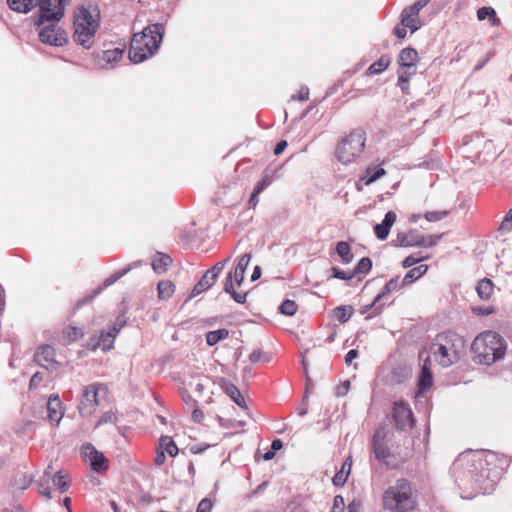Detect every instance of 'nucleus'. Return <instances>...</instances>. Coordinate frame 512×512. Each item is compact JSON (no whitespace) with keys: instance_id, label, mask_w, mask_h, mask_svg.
<instances>
[{"instance_id":"nucleus-46","label":"nucleus","mask_w":512,"mask_h":512,"mask_svg":"<svg viewBox=\"0 0 512 512\" xmlns=\"http://www.w3.org/2000/svg\"><path fill=\"white\" fill-rule=\"evenodd\" d=\"M350 470H351V465L348 466V470L347 471H343V470H340L339 472H337L335 474V476L333 477L332 481H333V485L335 487H342L345 485L347 479H348V476L350 474Z\"/></svg>"},{"instance_id":"nucleus-33","label":"nucleus","mask_w":512,"mask_h":512,"mask_svg":"<svg viewBox=\"0 0 512 512\" xmlns=\"http://www.w3.org/2000/svg\"><path fill=\"white\" fill-rule=\"evenodd\" d=\"M336 253L341 258L344 264H349L353 261V253L351 252L350 245L345 241H339L336 244Z\"/></svg>"},{"instance_id":"nucleus-27","label":"nucleus","mask_w":512,"mask_h":512,"mask_svg":"<svg viewBox=\"0 0 512 512\" xmlns=\"http://www.w3.org/2000/svg\"><path fill=\"white\" fill-rule=\"evenodd\" d=\"M388 303L386 302H376V298L372 301V303L368 304V305H365L363 306L361 309H360V313L362 315H365L367 314L366 316V319H371L379 314L382 313L383 311V308L385 307V305H387Z\"/></svg>"},{"instance_id":"nucleus-55","label":"nucleus","mask_w":512,"mask_h":512,"mask_svg":"<svg viewBox=\"0 0 512 512\" xmlns=\"http://www.w3.org/2000/svg\"><path fill=\"white\" fill-rule=\"evenodd\" d=\"M425 259H426V257H423V256L415 257L414 255H410V256L406 257L403 260L402 267L403 268H410V267L414 266L415 264L420 263L421 261H423Z\"/></svg>"},{"instance_id":"nucleus-12","label":"nucleus","mask_w":512,"mask_h":512,"mask_svg":"<svg viewBox=\"0 0 512 512\" xmlns=\"http://www.w3.org/2000/svg\"><path fill=\"white\" fill-rule=\"evenodd\" d=\"M419 358L422 360L421 369L418 375L417 379V395L423 396L425 393H427L432 385H433V375L431 371V360L430 356L426 355L424 357V353H419Z\"/></svg>"},{"instance_id":"nucleus-37","label":"nucleus","mask_w":512,"mask_h":512,"mask_svg":"<svg viewBox=\"0 0 512 512\" xmlns=\"http://www.w3.org/2000/svg\"><path fill=\"white\" fill-rule=\"evenodd\" d=\"M158 297L161 300L169 299L175 291V285L171 281H160L158 283Z\"/></svg>"},{"instance_id":"nucleus-40","label":"nucleus","mask_w":512,"mask_h":512,"mask_svg":"<svg viewBox=\"0 0 512 512\" xmlns=\"http://www.w3.org/2000/svg\"><path fill=\"white\" fill-rule=\"evenodd\" d=\"M63 335L66 338L63 344H70L72 342H75L79 338L83 337L84 332L77 327L69 326L67 329L63 331Z\"/></svg>"},{"instance_id":"nucleus-21","label":"nucleus","mask_w":512,"mask_h":512,"mask_svg":"<svg viewBox=\"0 0 512 512\" xmlns=\"http://www.w3.org/2000/svg\"><path fill=\"white\" fill-rule=\"evenodd\" d=\"M397 61L399 66L412 69V66H416L419 61L418 52L414 48L406 47L400 51Z\"/></svg>"},{"instance_id":"nucleus-32","label":"nucleus","mask_w":512,"mask_h":512,"mask_svg":"<svg viewBox=\"0 0 512 512\" xmlns=\"http://www.w3.org/2000/svg\"><path fill=\"white\" fill-rule=\"evenodd\" d=\"M493 287V282L490 279L484 278L480 280L477 285L478 296L482 300H488L493 293Z\"/></svg>"},{"instance_id":"nucleus-49","label":"nucleus","mask_w":512,"mask_h":512,"mask_svg":"<svg viewBox=\"0 0 512 512\" xmlns=\"http://www.w3.org/2000/svg\"><path fill=\"white\" fill-rule=\"evenodd\" d=\"M498 230L502 233H507L512 230V208L508 211Z\"/></svg>"},{"instance_id":"nucleus-7","label":"nucleus","mask_w":512,"mask_h":512,"mask_svg":"<svg viewBox=\"0 0 512 512\" xmlns=\"http://www.w3.org/2000/svg\"><path fill=\"white\" fill-rule=\"evenodd\" d=\"M489 464L487 459L472 460L471 467L468 469V477L471 481V487L477 493H490L495 486V475H491L490 470L486 468Z\"/></svg>"},{"instance_id":"nucleus-18","label":"nucleus","mask_w":512,"mask_h":512,"mask_svg":"<svg viewBox=\"0 0 512 512\" xmlns=\"http://www.w3.org/2000/svg\"><path fill=\"white\" fill-rule=\"evenodd\" d=\"M218 384L224 393L229 396L239 407L246 408V402L241 395V392L233 383L225 378H220Z\"/></svg>"},{"instance_id":"nucleus-38","label":"nucleus","mask_w":512,"mask_h":512,"mask_svg":"<svg viewBox=\"0 0 512 512\" xmlns=\"http://www.w3.org/2000/svg\"><path fill=\"white\" fill-rule=\"evenodd\" d=\"M124 53L123 48H114L110 50H106L102 52V60L106 62V64H113L118 62Z\"/></svg>"},{"instance_id":"nucleus-59","label":"nucleus","mask_w":512,"mask_h":512,"mask_svg":"<svg viewBox=\"0 0 512 512\" xmlns=\"http://www.w3.org/2000/svg\"><path fill=\"white\" fill-rule=\"evenodd\" d=\"M271 181L267 176L262 177L255 185L254 191L256 193H261L264 189H266L270 185Z\"/></svg>"},{"instance_id":"nucleus-52","label":"nucleus","mask_w":512,"mask_h":512,"mask_svg":"<svg viewBox=\"0 0 512 512\" xmlns=\"http://www.w3.org/2000/svg\"><path fill=\"white\" fill-rule=\"evenodd\" d=\"M249 360L252 362V363H257V362H268L270 360V357L260 351V350H254L250 355H249Z\"/></svg>"},{"instance_id":"nucleus-9","label":"nucleus","mask_w":512,"mask_h":512,"mask_svg":"<svg viewBox=\"0 0 512 512\" xmlns=\"http://www.w3.org/2000/svg\"><path fill=\"white\" fill-rule=\"evenodd\" d=\"M431 0H417L411 6L404 8L401 12V25L408 27L410 33H415L422 26L423 23L419 18L420 11L430 3Z\"/></svg>"},{"instance_id":"nucleus-25","label":"nucleus","mask_w":512,"mask_h":512,"mask_svg":"<svg viewBox=\"0 0 512 512\" xmlns=\"http://www.w3.org/2000/svg\"><path fill=\"white\" fill-rule=\"evenodd\" d=\"M250 259L251 254L245 253L240 257L235 269L232 271V276L234 277L237 286H240L244 280V274L250 262Z\"/></svg>"},{"instance_id":"nucleus-2","label":"nucleus","mask_w":512,"mask_h":512,"mask_svg":"<svg viewBox=\"0 0 512 512\" xmlns=\"http://www.w3.org/2000/svg\"><path fill=\"white\" fill-rule=\"evenodd\" d=\"M471 350L475 362L489 366L504 358L507 342L499 333L488 330L473 340Z\"/></svg>"},{"instance_id":"nucleus-36","label":"nucleus","mask_w":512,"mask_h":512,"mask_svg":"<svg viewBox=\"0 0 512 512\" xmlns=\"http://www.w3.org/2000/svg\"><path fill=\"white\" fill-rule=\"evenodd\" d=\"M117 335L114 334L111 330H101L99 339L101 348L103 351H109L114 347V342Z\"/></svg>"},{"instance_id":"nucleus-45","label":"nucleus","mask_w":512,"mask_h":512,"mask_svg":"<svg viewBox=\"0 0 512 512\" xmlns=\"http://www.w3.org/2000/svg\"><path fill=\"white\" fill-rule=\"evenodd\" d=\"M50 482H51V480H49L48 478L46 479L45 477H41L40 480L37 482L39 493L42 496L46 497L47 499H51L52 498V496H51V489H50V486H49Z\"/></svg>"},{"instance_id":"nucleus-39","label":"nucleus","mask_w":512,"mask_h":512,"mask_svg":"<svg viewBox=\"0 0 512 512\" xmlns=\"http://www.w3.org/2000/svg\"><path fill=\"white\" fill-rule=\"evenodd\" d=\"M354 309L350 305H343L335 308L334 314L340 323L347 322L353 315Z\"/></svg>"},{"instance_id":"nucleus-19","label":"nucleus","mask_w":512,"mask_h":512,"mask_svg":"<svg viewBox=\"0 0 512 512\" xmlns=\"http://www.w3.org/2000/svg\"><path fill=\"white\" fill-rule=\"evenodd\" d=\"M63 408L62 402L60 398L55 396H50L47 402V417L51 423L58 424L63 417Z\"/></svg>"},{"instance_id":"nucleus-3","label":"nucleus","mask_w":512,"mask_h":512,"mask_svg":"<svg viewBox=\"0 0 512 512\" xmlns=\"http://www.w3.org/2000/svg\"><path fill=\"white\" fill-rule=\"evenodd\" d=\"M464 346L463 337L455 332L445 331L435 336L429 346V352L441 367L447 368L459 361Z\"/></svg>"},{"instance_id":"nucleus-53","label":"nucleus","mask_w":512,"mask_h":512,"mask_svg":"<svg viewBox=\"0 0 512 512\" xmlns=\"http://www.w3.org/2000/svg\"><path fill=\"white\" fill-rule=\"evenodd\" d=\"M230 260V257H227L226 259H224L223 261H219L217 262L212 268H210L208 270V272L210 274H212V277L218 279V276L219 274L221 273V271L224 269V267L226 266V264L229 262Z\"/></svg>"},{"instance_id":"nucleus-50","label":"nucleus","mask_w":512,"mask_h":512,"mask_svg":"<svg viewBox=\"0 0 512 512\" xmlns=\"http://www.w3.org/2000/svg\"><path fill=\"white\" fill-rule=\"evenodd\" d=\"M102 289H103V287L99 286L98 288H96L93 291L92 294H89V295L83 297L81 300L77 301L76 308H80L83 305L91 303L93 301V299L102 292Z\"/></svg>"},{"instance_id":"nucleus-30","label":"nucleus","mask_w":512,"mask_h":512,"mask_svg":"<svg viewBox=\"0 0 512 512\" xmlns=\"http://www.w3.org/2000/svg\"><path fill=\"white\" fill-rule=\"evenodd\" d=\"M390 62V57L387 55H383L376 62H374L368 67L366 73L369 75L380 74L381 72L388 68Z\"/></svg>"},{"instance_id":"nucleus-43","label":"nucleus","mask_w":512,"mask_h":512,"mask_svg":"<svg viewBox=\"0 0 512 512\" xmlns=\"http://www.w3.org/2000/svg\"><path fill=\"white\" fill-rule=\"evenodd\" d=\"M297 309V303L289 299L283 301L282 304L279 306L280 313L286 316H293L297 312Z\"/></svg>"},{"instance_id":"nucleus-47","label":"nucleus","mask_w":512,"mask_h":512,"mask_svg":"<svg viewBox=\"0 0 512 512\" xmlns=\"http://www.w3.org/2000/svg\"><path fill=\"white\" fill-rule=\"evenodd\" d=\"M130 270H131V267L129 266L127 268H124L122 270L115 272L110 277L105 279V281L103 282V287H108V286L114 284L117 280H119L124 275H126Z\"/></svg>"},{"instance_id":"nucleus-64","label":"nucleus","mask_w":512,"mask_h":512,"mask_svg":"<svg viewBox=\"0 0 512 512\" xmlns=\"http://www.w3.org/2000/svg\"><path fill=\"white\" fill-rule=\"evenodd\" d=\"M408 27H404L401 25V23L399 25H397L394 29H393V34L400 38V39H403L406 37L407 35V29Z\"/></svg>"},{"instance_id":"nucleus-41","label":"nucleus","mask_w":512,"mask_h":512,"mask_svg":"<svg viewBox=\"0 0 512 512\" xmlns=\"http://www.w3.org/2000/svg\"><path fill=\"white\" fill-rule=\"evenodd\" d=\"M51 482L53 483L54 486H56L59 489L60 493L66 492L70 486V483L67 480L66 476L62 475L60 471L56 472L53 475Z\"/></svg>"},{"instance_id":"nucleus-51","label":"nucleus","mask_w":512,"mask_h":512,"mask_svg":"<svg viewBox=\"0 0 512 512\" xmlns=\"http://www.w3.org/2000/svg\"><path fill=\"white\" fill-rule=\"evenodd\" d=\"M331 272H332V277L333 278H338V279H341V280H351L355 276L353 271L352 272H346V271L340 270L337 267H332L331 268Z\"/></svg>"},{"instance_id":"nucleus-58","label":"nucleus","mask_w":512,"mask_h":512,"mask_svg":"<svg viewBox=\"0 0 512 512\" xmlns=\"http://www.w3.org/2000/svg\"><path fill=\"white\" fill-rule=\"evenodd\" d=\"M234 277L232 276V271H230L228 274H227V277L225 279V282H224V291L228 294H230L231 292H233L235 290V287H234Z\"/></svg>"},{"instance_id":"nucleus-6","label":"nucleus","mask_w":512,"mask_h":512,"mask_svg":"<svg viewBox=\"0 0 512 512\" xmlns=\"http://www.w3.org/2000/svg\"><path fill=\"white\" fill-rule=\"evenodd\" d=\"M365 142V132L361 129L353 130L339 141L335 149V157L340 163L348 165L361 155Z\"/></svg>"},{"instance_id":"nucleus-60","label":"nucleus","mask_w":512,"mask_h":512,"mask_svg":"<svg viewBox=\"0 0 512 512\" xmlns=\"http://www.w3.org/2000/svg\"><path fill=\"white\" fill-rule=\"evenodd\" d=\"M212 510V502L208 498H204L198 504L196 512H211Z\"/></svg>"},{"instance_id":"nucleus-13","label":"nucleus","mask_w":512,"mask_h":512,"mask_svg":"<svg viewBox=\"0 0 512 512\" xmlns=\"http://www.w3.org/2000/svg\"><path fill=\"white\" fill-rule=\"evenodd\" d=\"M97 395L96 384H90L84 388L78 405L79 413L82 416H89L95 411L98 406Z\"/></svg>"},{"instance_id":"nucleus-54","label":"nucleus","mask_w":512,"mask_h":512,"mask_svg":"<svg viewBox=\"0 0 512 512\" xmlns=\"http://www.w3.org/2000/svg\"><path fill=\"white\" fill-rule=\"evenodd\" d=\"M441 238H442V234L428 235V236L423 235V237H422L423 246L422 247L431 248V247L435 246Z\"/></svg>"},{"instance_id":"nucleus-48","label":"nucleus","mask_w":512,"mask_h":512,"mask_svg":"<svg viewBox=\"0 0 512 512\" xmlns=\"http://www.w3.org/2000/svg\"><path fill=\"white\" fill-rule=\"evenodd\" d=\"M449 213L450 212L448 210L430 211V212H426L424 214V217L429 222H437V221H440L441 219H443L444 217L448 216Z\"/></svg>"},{"instance_id":"nucleus-62","label":"nucleus","mask_w":512,"mask_h":512,"mask_svg":"<svg viewBox=\"0 0 512 512\" xmlns=\"http://www.w3.org/2000/svg\"><path fill=\"white\" fill-rule=\"evenodd\" d=\"M125 325L126 320L122 317H118L113 326L109 330H111L114 334L118 335Z\"/></svg>"},{"instance_id":"nucleus-44","label":"nucleus","mask_w":512,"mask_h":512,"mask_svg":"<svg viewBox=\"0 0 512 512\" xmlns=\"http://www.w3.org/2000/svg\"><path fill=\"white\" fill-rule=\"evenodd\" d=\"M372 268V260L369 257H363L359 260L355 266L353 273L356 274H367Z\"/></svg>"},{"instance_id":"nucleus-29","label":"nucleus","mask_w":512,"mask_h":512,"mask_svg":"<svg viewBox=\"0 0 512 512\" xmlns=\"http://www.w3.org/2000/svg\"><path fill=\"white\" fill-rule=\"evenodd\" d=\"M172 263V258L166 254L159 253L152 261L153 270L158 273H164Z\"/></svg>"},{"instance_id":"nucleus-56","label":"nucleus","mask_w":512,"mask_h":512,"mask_svg":"<svg viewBox=\"0 0 512 512\" xmlns=\"http://www.w3.org/2000/svg\"><path fill=\"white\" fill-rule=\"evenodd\" d=\"M345 502L341 495H336L333 499V507L331 512H344Z\"/></svg>"},{"instance_id":"nucleus-34","label":"nucleus","mask_w":512,"mask_h":512,"mask_svg":"<svg viewBox=\"0 0 512 512\" xmlns=\"http://www.w3.org/2000/svg\"><path fill=\"white\" fill-rule=\"evenodd\" d=\"M427 270H428V265H426V264H421L415 268H412L411 270H409L407 272V274L402 279L403 283L405 285L413 283L414 281L419 279L421 276H423L427 272Z\"/></svg>"},{"instance_id":"nucleus-17","label":"nucleus","mask_w":512,"mask_h":512,"mask_svg":"<svg viewBox=\"0 0 512 512\" xmlns=\"http://www.w3.org/2000/svg\"><path fill=\"white\" fill-rule=\"evenodd\" d=\"M423 235L417 230H410L407 233H398L396 243L401 247H421Z\"/></svg>"},{"instance_id":"nucleus-24","label":"nucleus","mask_w":512,"mask_h":512,"mask_svg":"<svg viewBox=\"0 0 512 512\" xmlns=\"http://www.w3.org/2000/svg\"><path fill=\"white\" fill-rule=\"evenodd\" d=\"M416 73V66H412V69H408V67H399L398 74V87L404 94L409 93V80Z\"/></svg>"},{"instance_id":"nucleus-1","label":"nucleus","mask_w":512,"mask_h":512,"mask_svg":"<svg viewBox=\"0 0 512 512\" xmlns=\"http://www.w3.org/2000/svg\"><path fill=\"white\" fill-rule=\"evenodd\" d=\"M164 32L162 23H154L134 33L129 47L130 61L138 64L153 56L160 47Z\"/></svg>"},{"instance_id":"nucleus-23","label":"nucleus","mask_w":512,"mask_h":512,"mask_svg":"<svg viewBox=\"0 0 512 512\" xmlns=\"http://www.w3.org/2000/svg\"><path fill=\"white\" fill-rule=\"evenodd\" d=\"M8 7L18 13H28L34 7H39V0H6Z\"/></svg>"},{"instance_id":"nucleus-16","label":"nucleus","mask_w":512,"mask_h":512,"mask_svg":"<svg viewBox=\"0 0 512 512\" xmlns=\"http://www.w3.org/2000/svg\"><path fill=\"white\" fill-rule=\"evenodd\" d=\"M372 449L378 461L386 463L390 457V450L384 443V432L377 430L372 439Z\"/></svg>"},{"instance_id":"nucleus-63","label":"nucleus","mask_w":512,"mask_h":512,"mask_svg":"<svg viewBox=\"0 0 512 512\" xmlns=\"http://www.w3.org/2000/svg\"><path fill=\"white\" fill-rule=\"evenodd\" d=\"M86 347L92 351H96L99 347H101L99 336H93L91 337Z\"/></svg>"},{"instance_id":"nucleus-26","label":"nucleus","mask_w":512,"mask_h":512,"mask_svg":"<svg viewBox=\"0 0 512 512\" xmlns=\"http://www.w3.org/2000/svg\"><path fill=\"white\" fill-rule=\"evenodd\" d=\"M216 280L217 279L212 277V274H210L207 270L201 277V279L193 287L189 298L196 297L202 292L208 290L212 285H214Z\"/></svg>"},{"instance_id":"nucleus-4","label":"nucleus","mask_w":512,"mask_h":512,"mask_svg":"<svg viewBox=\"0 0 512 512\" xmlns=\"http://www.w3.org/2000/svg\"><path fill=\"white\" fill-rule=\"evenodd\" d=\"M99 26L100 11L97 7L84 5L78 7L74 12V41L83 48L90 49Z\"/></svg>"},{"instance_id":"nucleus-57","label":"nucleus","mask_w":512,"mask_h":512,"mask_svg":"<svg viewBox=\"0 0 512 512\" xmlns=\"http://www.w3.org/2000/svg\"><path fill=\"white\" fill-rule=\"evenodd\" d=\"M116 419V415L112 411L105 412L98 420L97 426L107 423H115Z\"/></svg>"},{"instance_id":"nucleus-5","label":"nucleus","mask_w":512,"mask_h":512,"mask_svg":"<svg viewBox=\"0 0 512 512\" xmlns=\"http://www.w3.org/2000/svg\"><path fill=\"white\" fill-rule=\"evenodd\" d=\"M382 501L389 512H412L417 506V493L407 479L400 478L387 487Z\"/></svg>"},{"instance_id":"nucleus-8","label":"nucleus","mask_w":512,"mask_h":512,"mask_svg":"<svg viewBox=\"0 0 512 512\" xmlns=\"http://www.w3.org/2000/svg\"><path fill=\"white\" fill-rule=\"evenodd\" d=\"M58 20H45L42 24L38 21L37 24L42 26L39 31V40L51 46L60 47L67 43V34L58 24Z\"/></svg>"},{"instance_id":"nucleus-15","label":"nucleus","mask_w":512,"mask_h":512,"mask_svg":"<svg viewBox=\"0 0 512 512\" xmlns=\"http://www.w3.org/2000/svg\"><path fill=\"white\" fill-rule=\"evenodd\" d=\"M55 355V349L51 345H42L34 354V360L46 369L55 370L58 366Z\"/></svg>"},{"instance_id":"nucleus-14","label":"nucleus","mask_w":512,"mask_h":512,"mask_svg":"<svg viewBox=\"0 0 512 512\" xmlns=\"http://www.w3.org/2000/svg\"><path fill=\"white\" fill-rule=\"evenodd\" d=\"M82 450L85 457L89 459L92 470L102 473L108 469V459L92 444L84 445Z\"/></svg>"},{"instance_id":"nucleus-11","label":"nucleus","mask_w":512,"mask_h":512,"mask_svg":"<svg viewBox=\"0 0 512 512\" xmlns=\"http://www.w3.org/2000/svg\"><path fill=\"white\" fill-rule=\"evenodd\" d=\"M392 417L396 428L399 430H406L414 425L412 411L409 405L402 400L394 402Z\"/></svg>"},{"instance_id":"nucleus-31","label":"nucleus","mask_w":512,"mask_h":512,"mask_svg":"<svg viewBox=\"0 0 512 512\" xmlns=\"http://www.w3.org/2000/svg\"><path fill=\"white\" fill-rule=\"evenodd\" d=\"M229 336V331L226 328H221L206 333V343L208 346H214L218 342L225 340Z\"/></svg>"},{"instance_id":"nucleus-61","label":"nucleus","mask_w":512,"mask_h":512,"mask_svg":"<svg viewBox=\"0 0 512 512\" xmlns=\"http://www.w3.org/2000/svg\"><path fill=\"white\" fill-rule=\"evenodd\" d=\"M32 478L27 475H22L19 480H16V485L19 489L24 490L32 483Z\"/></svg>"},{"instance_id":"nucleus-20","label":"nucleus","mask_w":512,"mask_h":512,"mask_svg":"<svg viewBox=\"0 0 512 512\" xmlns=\"http://www.w3.org/2000/svg\"><path fill=\"white\" fill-rule=\"evenodd\" d=\"M395 220H396L395 212L388 211L385 214L382 222L375 225L374 232L378 239L385 240L388 237L390 229L393 226Z\"/></svg>"},{"instance_id":"nucleus-35","label":"nucleus","mask_w":512,"mask_h":512,"mask_svg":"<svg viewBox=\"0 0 512 512\" xmlns=\"http://www.w3.org/2000/svg\"><path fill=\"white\" fill-rule=\"evenodd\" d=\"M384 174L385 170L381 167L367 168L363 176L360 178V181H364L365 185H370Z\"/></svg>"},{"instance_id":"nucleus-10","label":"nucleus","mask_w":512,"mask_h":512,"mask_svg":"<svg viewBox=\"0 0 512 512\" xmlns=\"http://www.w3.org/2000/svg\"><path fill=\"white\" fill-rule=\"evenodd\" d=\"M67 0H39V22L60 20Z\"/></svg>"},{"instance_id":"nucleus-42","label":"nucleus","mask_w":512,"mask_h":512,"mask_svg":"<svg viewBox=\"0 0 512 512\" xmlns=\"http://www.w3.org/2000/svg\"><path fill=\"white\" fill-rule=\"evenodd\" d=\"M487 17H492L493 25H497L499 23V19L496 17V12L491 7H481L477 10V18L480 21L485 20Z\"/></svg>"},{"instance_id":"nucleus-22","label":"nucleus","mask_w":512,"mask_h":512,"mask_svg":"<svg viewBox=\"0 0 512 512\" xmlns=\"http://www.w3.org/2000/svg\"><path fill=\"white\" fill-rule=\"evenodd\" d=\"M404 286L405 284L403 283V280H400L398 276L390 279L385 284L382 291L376 296V302H384L388 295L395 291H399Z\"/></svg>"},{"instance_id":"nucleus-28","label":"nucleus","mask_w":512,"mask_h":512,"mask_svg":"<svg viewBox=\"0 0 512 512\" xmlns=\"http://www.w3.org/2000/svg\"><path fill=\"white\" fill-rule=\"evenodd\" d=\"M158 449L163 450L165 454L167 453L171 457H175L179 452L176 443L170 436L160 437Z\"/></svg>"}]
</instances>
